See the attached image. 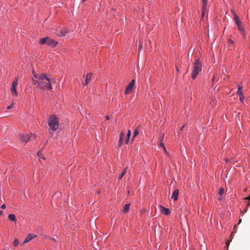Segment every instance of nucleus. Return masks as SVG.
<instances>
[{
    "instance_id": "6ab92c4d",
    "label": "nucleus",
    "mask_w": 250,
    "mask_h": 250,
    "mask_svg": "<svg viewBox=\"0 0 250 250\" xmlns=\"http://www.w3.org/2000/svg\"><path fill=\"white\" fill-rule=\"evenodd\" d=\"M11 91L13 95H15L16 97L18 96V93L16 90V87L12 86L11 88Z\"/></svg>"
},
{
    "instance_id": "1a4fd4ad",
    "label": "nucleus",
    "mask_w": 250,
    "mask_h": 250,
    "mask_svg": "<svg viewBox=\"0 0 250 250\" xmlns=\"http://www.w3.org/2000/svg\"><path fill=\"white\" fill-rule=\"evenodd\" d=\"M160 208L161 209V212L162 214H164L166 215H168L169 214L170 211L168 208L162 206H160Z\"/></svg>"
},
{
    "instance_id": "a211bd4d",
    "label": "nucleus",
    "mask_w": 250,
    "mask_h": 250,
    "mask_svg": "<svg viewBox=\"0 0 250 250\" xmlns=\"http://www.w3.org/2000/svg\"><path fill=\"white\" fill-rule=\"evenodd\" d=\"M224 188H220V189H219V192H218L219 197H218V199L219 200H221L222 199V196L224 194Z\"/></svg>"
},
{
    "instance_id": "58836bf2",
    "label": "nucleus",
    "mask_w": 250,
    "mask_h": 250,
    "mask_svg": "<svg viewBox=\"0 0 250 250\" xmlns=\"http://www.w3.org/2000/svg\"><path fill=\"white\" fill-rule=\"evenodd\" d=\"M109 119V117L108 116H106V120H108Z\"/></svg>"
},
{
    "instance_id": "2eb2a0df",
    "label": "nucleus",
    "mask_w": 250,
    "mask_h": 250,
    "mask_svg": "<svg viewBox=\"0 0 250 250\" xmlns=\"http://www.w3.org/2000/svg\"><path fill=\"white\" fill-rule=\"evenodd\" d=\"M92 75V73H89L86 75L85 79V85H87L90 82Z\"/></svg>"
},
{
    "instance_id": "b1692460",
    "label": "nucleus",
    "mask_w": 250,
    "mask_h": 250,
    "mask_svg": "<svg viewBox=\"0 0 250 250\" xmlns=\"http://www.w3.org/2000/svg\"><path fill=\"white\" fill-rule=\"evenodd\" d=\"M18 78H15V81L12 83V86L16 87L18 85Z\"/></svg>"
},
{
    "instance_id": "412c9836",
    "label": "nucleus",
    "mask_w": 250,
    "mask_h": 250,
    "mask_svg": "<svg viewBox=\"0 0 250 250\" xmlns=\"http://www.w3.org/2000/svg\"><path fill=\"white\" fill-rule=\"evenodd\" d=\"M164 137V134H162V138H161V140H162L163 139ZM159 145L161 146H162L163 148V149L164 150V151H165V152L167 153V150H166V148L164 146V143L162 142V141L161 140V141L159 143Z\"/></svg>"
},
{
    "instance_id": "5701e85b",
    "label": "nucleus",
    "mask_w": 250,
    "mask_h": 250,
    "mask_svg": "<svg viewBox=\"0 0 250 250\" xmlns=\"http://www.w3.org/2000/svg\"><path fill=\"white\" fill-rule=\"evenodd\" d=\"M129 207H130V204H129L125 205V206L124 207V209H123V212L124 213L127 212L128 211L129 209Z\"/></svg>"
},
{
    "instance_id": "2f4dec72",
    "label": "nucleus",
    "mask_w": 250,
    "mask_h": 250,
    "mask_svg": "<svg viewBox=\"0 0 250 250\" xmlns=\"http://www.w3.org/2000/svg\"><path fill=\"white\" fill-rule=\"evenodd\" d=\"M229 241H227L226 242V247H227V249H228V248H229Z\"/></svg>"
},
{
    "instance_id": "de8ad7c7",
    "label": "nucleus",
    "mask_w": 250,
    "mask_h": 250,
    "mask_svg": "<svg viewBox=\"0 0 250 250\" xmlns=\"http://www.w3.org/2000/svg\"><path fill=\"white\" fill-rule=\"evenodd\" d=\"M139 47H140V48H141V47H142V45H139Z\"/></svg>"
},
{
    "instance_id": "a19ab883",
    "label": "nucleus",
    "mask_w": 250,
    "mask_h": 250,
    "mask_svg": "<svg viewBox=\"0 0 250 250\" xmlns=\"http://www.w3.org/2000/svg\"><path fill=\"white\" fill-rule=\"evenodd\" d=\"M184 127V125L182 126L181 127V128H180V130H182L183 129Z\"/></svg>"
},
{
    "instance_id": "aec40b11",
    "label": "nucleus",
    "mask_w": 250,
    "mask_h": 250,
    "mask_svg": "<svg viewBox=\"0 0 250 250\" xmlns=\"http://www.w3.org/2000/svg\"><path fill=\"white\" fill-rule=\"evenodd\" d=\"M47 40H48V37L42 38L40 41L39 43L41 45L46 44Z\"/></svg>"
},
{
    "instance_id": "c85d7f7f",
    "label": "nucleus",
    "mask_w": 250,
    "mask_h": 250,
    "mask_svg": "<svg viewBox=\"0 0 250 250\" xmlns=\"http://www.w3.org/2000/svg\"><path fill=\"white\" fill-rule=\"evenodd\" d=\"M233 17H234V19L235 21L240 20L236 13L233 14Z\"/></svg>"
},
{
    "instance_id": "49530a36",
    "label": "nucleus",
    "mask_w": 250,
    "mask_h": 250,
    "mask_svg": "<svg viewBox=\"0 0 250 250\" xmlns=\"http://www.w3.org/2000/svg\"><path fill=\"white\" fill-rule=\"evenodd\" d=\"M250 206V203H249L247 205V207H249Z\"/></svg>"
},
{
    "instance_id": "72a5a7b5",
    "label": "nucleus",
    "mask_w": 250,
    "mask_h": 250,
    "mask_svg": "<svg viewBox=\"0 0 250 250\" xmlns=\"http://www.w3.org/2000/svg\"><path fill=\"white\" fill-rule=\"evenodd\" d=\"M1 208L2 209H5L6 208V206L4 204H3L1 206Z\"/></svg>"
},
{
    "instance_id": "f03ea898",
    "label": "nucleus",
    "mask_w": 250,
    "mask_h": 250,
    "mask_svg": "<svg viewBox=\"0 0 250 250\" xmlns=\"http://www.w3.org/2000/svg\"><path fill=\"white\" fill-rule=\"evenodd\" d=\"M48 125L50 129L55 131L59 126V121L58 118L54 115H51L48 120Z\"/></svg>"
},
{
    "instance_id": "9b49d317",
    "label": "nucleus",
    "mask_w": 250,
    "mask_h": 250,
    "mask_svg": "<svg viewBox=\"0 0 250 250\" xmlns=\"http://www.w3.org/2000/svg\"><path fill=\"white\" fill-rule=\"evenodd\" d=\"M235 22L237 25L238 30L241 32H243V34H244V27L242 25V23L241 22V21L240 20H239V21H236Z\"/></svg>"
},
{
    "instance_id": "e433bc0d",
    "label": "nucleus",
    "mask_w": 250,
    "mask_h": 250,
    "mask_svg": "<svg viewBox=\"0 0 250 250\" xmlns=\"http://www.w3.org/2000/svg\"><path fill=\"white\" fill-rule=\"evenodd\" d=\"M229 42L230 43H233V41L232 40H229Z\"/></svg>"
},
{
    "instance_id": "6e6552de",
    "label": "nucleus",
    "mask_w": 250,
    "mask_h": 250,
    "mask_svg": "<svg viewBox=\"0 0 250 250\" xmlns=\"http://www.w3.org/2000/svg\"><path fill=\"white\" fill-rule=\"evenodd\" d=\"M35 237H36V235L34 234H32V233H30L25 238L24 242H23L22 244H24L27 242H28L29 241H31L32 239H33L34 238H35Z\"/></svg>"
},
{
    "instance_id": "c9c22d12",
    "label": "nucleus",
    "mask_w": 250,
    "mask_h": 250,
    "mask_svg": "<svg viewBox=\"0 0 250 250\" xmlns=\"http://www.w3.org/2000/svg\"><path fill=\"white\" fill-rule=\"evenodd\" d=\"M245 200H250V195L249 197H246Z\"/></svg>"
},
{
    "instance_id": "4c0bfd02",
    "label": "nucleus",
    "mask_w": 250,
    "mask_h": 250,
    "mask_svg": "<svg viewBox=\"0 0 250 250\" xmlns=\"http://www.w3.org/2000/svg\"><path fill=\"white\" fill-rule=\"evenodd\" d=\"M236 227V225H235L234 226V231H233V232H235V231L236 230V229H235V228Z\"/></svg>"
},
{
    "instance_id": "79ce46f5",
    "label": "nucleus",
    "mask_w": 250,
    "mask_h": 250,
    "mask_svg": "<svg viewBox=\"0 0 250 250\" xmlns=\"http://www.w3.org/2000/svg\"><path fill=\"white\" fill-rule=\"evenodd\" d=\"M2 214V211L0 210V215H1Z\"/></svg>"
},
{
    "instance_id": "a878e982",
    "label": "nucleus",
    "mask_w": 250,
    "mask_h": 250,
    "mask_svg": "<svg viewBox=\"0 0 250 250\" xmlns=\"http://www.w3.org/2000/svg\"><path fill=\"white\" fill-rule=\"evenodd\" d=\"M126 172V168H125L124 169H123L122 172L121 173V175H120L119 179H121L125 174Z\"/></svg>"
},
{
    "instance_id": "f8f14e48",
    "label": "nucleus",
    "mask_w": 250,
    "mask_h": 250,
    "mask_svg": "<svg viewBox=\"0 0 250 250\" xmlns=\"http://www.w3.org/2000/svg\"><path fill=\"white\" fill-rule=\"evenodd\" d=\"M179 194V190L178 189H175L171 197V198L173 199L174 201H177L178 199V196Z\"/></svg>"
},
{
    "instance_id": "37998d69",
    "label": "nucleus",
    "mask_w": 250,
    "mask_h": 250,
    "mask_svg": "<svg viewBox=\"0 0 250 250\" xmlns=\"http://www.w3.org/2000/svg\"><path fill=\"white\" fill-rule=\"evenodd\" d=\"M241 222V219L239 220V223L238 224H240Z\"/></svg>"
},
{
    "instance_id": "ddd939ff",
    "label": "nucleus",
    "mask_w": 250,
    "mask_h": 250,
    "mask_svg": "<svg viewBox=\"0 0 250 250\" xmlns=\"http://www.w3.org/2000/svg\"><path fill=\"white\" fill-rule=\"evenodd\" d=\"M124 133L123 132H121L120 133V139L118 141V146L119 147H120L122 144H123V140L124 139Z\"/></svg>"
},
{
    "instance_id": "dca6fc26",
    "label": "nucleus",
    "mask_w": 250,
    "mask_h": 250,
    "mask_svg": "<svg viewBox=\"0 0 250 250\" xmlns=\"http://www.w3.org/2000/svg\"><path fill=\"white\" fill-rule=\"evenodd\" d=\"M32 84L34 85H37L38 87L41 88V81L40 80H36L34 79H32Z\"/></svg>"
},
{
    "instance_id": "cd10ccee",
    "label": "nucleus",
    "mask_w": 250,
    "mask_h": 250,
    "mask_svg": "<svg viewBox=\"0 0 250 250\" xmlns=\"http://www.w3.org/2000/svg\"><path fill=\"white\" fill-rule=\"evenodd\" d=\"M19 240L17 239H15L13 242V245L15 247L19 245Z\"/></svg>"
},
{
    "instance_id": "473e14b6",
    "label": "nucleus",
    "mask_w": 250,
    "mask_h": 250,
    "mask_svg": "<svg viewBox=\"0 0 250 250\" xmlns=\"http://www.w3.org/2000/svg\"><path fill=\"white\" fill-rule=\"evenodd\" d=\"M13 104H11V105H10L8 106H7V108L8 109H11V108L13 107Z\"/></svg>"
},
{
    "instance_id": "423d86ee",
    "label": "nucleus",
    "mask_w": 250,
    "mask_h": 250,
    "mask_svg": "<svg viewBox=\"0 0 250 250\" xmlns=\"http://www.w3.org/2000/svg\"><path fill=\"white\" fill-rule=\"evenodd\" d=\"M68 33V30L66 28H63L61 30L57 31L56 34L60 37L65 36Z\"/></svg>"
},
{
    "instance_id": "0eeeda50",
    "label": "nucleus",
    "mask_w": 250,
    "mask_h": 250,
    "mask_svg": "<svg viewBox=\"0 0 250 250\" xmlns=\"http://www.w3.org/2000/svg\"><path fill=\"white\" fill-rule=\"evenodd\" d=\"M58 42H56L55 40L51 39L49 38H48L46 43L48 45H50L52 47H54L58 44Z\"/></svg>"
},
{
    "instance_id": "39448f33",
    "label": "nucleus",
    "mask_w": 250,
    "mask_h": 250,
    "mask_svg": "<svg viewBox=\"0 0 250 250\" xmlns=\"http://www.w3.org/2000/svg\"><path fill=\"white\" fill-rule=\"evenodd\" d=\"M134 83H135V80H132L126 88V89L125 91V94H129L132 92V90L133 89Z\"/></svg>"
},
{
    "instance_id": "9d476101",
    "label": "nucleus",
    "mask_w": 250,
    "mask_h": 250,
    "mask_svg": "<svg viewBox=\"0 0 250 250\" xmlns=\"http://www.w3.org/2000/svg\"><path fill=\"white\" fill-rule=\"evenodd\" d=\"M207 0H202V16L205 15L207 11Z\"/></svg>"
},
{
    "instance_id": "f257e3e1",
    "label": "nucleus",
    "mask_w": 250,
    "mask_h": 250,
    "mask_svg": "<svg viewBox=\"0 0 250 250\" xmlns=\"http://www.w3.org/2000/svg\"><path fill=\"white\" fill-rule=\"evenodd\" d=\"M42 76V79L40 80L41 81V89L51 90L52 87L51 83L55 81V80L50 79L45 73H44Z\"/></svg>"
},
{
    "instance_id": "c756f323",
    "label": "nucleus",
    "mask_w": 250,
    "mask_h": 250,
    "mask_svg": "<svg viewBox=\"0 0 250 250\" xmlns=\"http://www.w3.org/2000/svg\"><path fill=\"white\" fill-rule=\"evenodd\" d=\"M244 98H245V97H244V96L243 94V95H240V96H239L240 101L241 102H243V100H244Z\"/></svg>"
},
{
    "instance_id": "7ed1b4c3",
    "label": "nucleus",
    "mask_w": 250,
    "mask_h": 250,
    "mask_svg": "<svg viewBox=\"0 0 250 250\" xmlns=\"http://www.w3.org/2000/svg\"><path fill=\"white\" fill-rule=\"evenodd\" d=\"M202 70V65L199 59H196L193 63V71L191 77L193 79L196 78L197 75Z\"/></svg>"
},
{
    "instance_id": "a18cd8bd",
    "label": "nucleus",
    "mask_w": 250,
    "mask_h": 250,
    "mask_svg": "<svg viewBox=\"0 0 250 250\" xmlns=\"http://www.w3.org/2000/svg\"><path fill=\"white\" fill-rule=\"evenodd\" d=\"M176 70L178 72H179V69L178 68H176Z\"/></svg>"
},
{
    "instance_id": "f3484780",
    "label": "nucleus",
    "mask_w": 250,
    "mask_h": 250,
    "mask_svg": "<svg viewBox=\"0 0 250 250\" xmlns=\"http://www.w3.org/2000/svg\"><path fill=\"white\" fill-rule=\"evenodd\" d=\"M242 89H243V86L242 85H239L238 88L237 89V91L236 92V94L238 95L239 96L243 95L242 93Z\"/></svg>"
},
{
    "instance_id": "bb28decb",
    "label": "nucleus",
    "mask_w": 250,
    "mask_h": 250,
    "mask_svg": "<svg viewBox=\"0 0 250 250\" xmlns=\"http://www.w3.org/2000/svg\"><path fill=\"white\" fill-rule=\"evenodd\" d=\"M138 128L139 127H137L136 128V129L134 130V131L133 132V138H134L135 137L137 136L139 134Z\"/></svg>"
},
{
    "instance_id": "20e7f679",
    "label": "nucleus",
    "mask_w": 250,
    "mask_h": 250,
    "mask_svg": "<svg viewBox=\"0 0 250 250\" xmlns=\"http://www.w3.org/2000/svg\"><path fill=\"white\" fill-rule=\"evenodd\" d=\"M36 138V136L35 134H21L20 137V139L23 142L27 143L28 141L30 140H33L35 139Z\"/></svg>"
},
{
    "instance_id": "7c9ffc66",
    "label": "nucleus",
    "mask_w": 250,
    "mask_h": 250,
    "mask_svg": "<svg viewBox=\"0 0 250 250\" xmlns=\"http://www.w3.org/2000/svg\"><path fill=\"white\" fill-rule=\"evenodd\" d=\"M130 135H131V131L130 130H128V132H127V137L129 138Z\"/></svg>"
},
{
    "instance_id": "4468645a",
    "label": "nucleus",
    "mask_w": 250,
    "mask_h": 250,
    "mask_svg": "<svg viewBox=\"0 0 250 250\" xmlns=\"http://www.w3.org/2000/svg\"><path fill=\"white\" fill-rule=\"evenodd\" d=\"M32 73H33V77L38 80H40V79H42V77H43L42 75H43L44 73H42V74H37L35 73V72L34 71V70H33L32 71Z\"/></svg>"
},
{
    "instance_id": "ea45409f",
    "label": "nucleus",
    "mask_w": 250,
    "mask_h": 250,
    "mask_svg": "<svg viewBox=\"0 0 250 250\" xmlns=\"http://www.w3.org/2000/svg\"><path fill=\"white\" fill-rule=\"evenodd\" d=\"M231 12H232V14H233H233L236 13L235 12V11H233V10H231Z\"/></svg>"
},
{
    "instance_id": "393cba45",
    "label": "nucleus",
    "mask_w": 250,
    "mask_h": 250,
    "mask_svg": "<svg viewBox=\"0 0 250 250\" xmlns=\"http://www.w3.org/2000/svg\"><path fill=\"white\" fill-rule=\"evenodd\" d=\"M42 149H41L40 151H39L38 152V153H37V155L39 158L44 160L45 158L43 157V154H42Z\"/></svg>"
},
{
    "instance_id": "f704fd0d",
    "label": "nucleus",
    "mask_w": 250,
    "mask_h": 250,
    "mask_svg": "<svg viewBox=\"0 0 250 250\" xmlns=\"http://www.w3.org/2000/svg\"><path fill=\"white\" fill-rule=\"evenodd\" d=\"M129 138L127 137V138H126V139L125 140L126 144H128V141H129Z\"/></svg>"
},
{
    "instance_id": "4be33fe9",
    "label": "nucleus",
    "mask_w": 250,
    "mask_h": 250,
    "mask_svg": "<svg viewBox=\"0 0 250 250\" xmlns=\"http://www.w3.org/2000/svg\"><path fill=\"white\" fill-rule=\"evenodd\" d=\"M8 219L12 221L15 222L16 220V217L13 214H10L8 216Z\"/></svg>"
},
{
    "instance_id": "c03bdc74",
    "label": "nucleus",
    "mask_w": 250,
    "mask_h": 250,
    "mask_svg": "<svg viewBox=\"0 0 250 250\" xmlns=\"http://www.w3.org/2000/svg\"><path fill=\"white\" fill-rule=\"evenodd\" d=\"M214 79H215V77H213V78L212 79V82H213V81H214Z\"/></svg>"
}]
</instances>
